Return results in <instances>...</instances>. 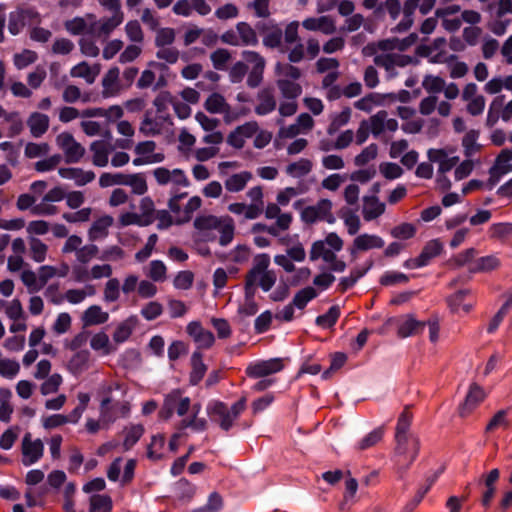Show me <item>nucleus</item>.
<instances>
[{
	"label": "nucleus",
	"instance_id": "45",
	"mask_svg": "<svg viewBox=\"0 0 512 512\" xmlns=\"http://www.w3.org/2000/svg\"><path fill=\"white\" fill-rule=\"evenodd\" d=\"M509 409H501L491 418L485 428L486 433H491L498 427L508 428L510 425L507 419Z\"/></svg>",
	"mask_w": 512,
	"mask_h": 512
},
{
	"label": "nucleus",
	"instance_id": "15",
	"mask_svg": "<svg viewBox=\"0 0 512 512\" xmlns=\"http://www.w3.org/2000/svg\"><path fill=\"white\" fill-rule=\"evenodd\" d=\"M425 326L426 322L418 321L413 316L409 315L404 322L398 325L397 334L400 338H407L422 333Z\"/></svg>",
	"mask_w": 512,
	"mask_h": 512
},
{
	"label": "nucleus",
	"instance_id": "55",
	"mask_svg": "<svg viewBox=\"0 0 512 512\" xmlns=\"http://www.w3.org/2000/svg\"><path fill=\"white\" fill-rule=\"evenodd\" d=\"M175 41V31L173 28H160L155 38V46L163 48L171 45Z\"/></svg>",
	"mask_w": 512,
	"mask_h": 512
},
{
	"label": "nucleus",
	"instance_id": "54",
	"mask_svg": "<svg viewBox=\"0 0 512 512\" xmlns=\"http://www.w3.org/2000/svg\"><path fill=\"white\" fill-rule=\"evenodd\" d=\"M50 151V146L48 143H34V142H29L26 144L25 146V156L27 158H37V157H41V156H45L48 154V152Z\"/></svg>",
	"mask_w": 512,
	"mask_h": 512
},
{
	"label": "nucleus",
	"instance_id": "39",
	"mask_svg": "<svg viewBox=\"0 0 512 512\" xmlns=\"http://www.w3.org/2000/svg\"><path fill=\"white\" fill-rule=\"evenodd\" d=\"M384 435L383 427H377L364 436L357 444L359 450H366L376 445Z\"/></svg>",
	"mask_w": 512,
	"mask_h": 512
},
{
	"label": "nucleus",
	"instance_id": "62",
	"mask_svg": "<svg viewBox=\"0 0 512 512\" xmlns=\"http://www.w3.org/2000/svg\"><path fill=\"white\" fill-rule=\"evenodd\" d=\"M125 31H126L128 38L132 42L140 43L144 39L141 25L137 20H131V21L127 22V24L125 26Z\"/></svg>",
	"mask_w": 512,
	"mask_h": 512
},
{
	"label": "nucleus",
	"instance_id": "25",
	"mask_svg": "<svg viewBox=\"0 0 512 512\" xmlns=\"http://www.w3.org/2000/svg\"><path fill=\"white\" fill-rule=\"evenodd\" d=\"M112 499L106 494H94L90 497L89 512H111Z\"/></svg>",
	"mask_w": 512,
	"mask_h": 512
},
{
	"label": "nucleus",
	"instance_id": "21",
	"mask_svg": "<svg viewBox=\"0 0 512 512\" xmlns=\"http://www.w3.org/2000/svg\"><path fill=\"white\" fill-rule=\"evenodd\" d=\"M442 250L443 245L441 241L439 239H433L424 245L418 258L424 266H427L433 258L441 254Z\"/></svg>",
	"mask_w": 512,
	"mask_h": 512
},
{
	"label": "nucleus",
	"instance_id": "33",
	"mask_svg": "<svg viewBox=\"0 0 512 512\" xmlns=\"http://www.w3.org/2000/svg\"><path fill=\"white\" fill-rule=\"evenodd\" d=\"M312 170V162L308 159L302 158L297 162L290 163L287 168L286 172L295 178H300Z\"/></svg>",
	"mask_w": 512,
	"mask_h": 512
},
{
	"label": "nucleus",
	"instance_id": "46",
	"mask_svg": "<svg viewBox=\"0 0 512 512\" xmlns=\"http://www.w3.org/2000/svg\"><path fill=\"white\" fill-rule=\"evenodd\" d=\"M512 172V164L510 165H498L494 164L489 169V179L487 182L488 188L492 189L505 174Z\"/></svg>",
	"mask_w": 512,
	"mask_h": 512
},
{
	"label": "nucleus",
	"instance_id": "40",
	"mask_svg": "<svg viewBox=\"0 0 512 512\" xmlns=\"http://www.w3.org/2000/svg\"><path fill=\"white\" fill-rule=\"evenodd\" d=\"M479 137V131L470 130L468 131L462 140V146L464 147V154L466 157H471L476 151L480 149L477 139Z\"/></svg>",
	"mask_w": 512,
	"mask_h": 512
},
{
	"label": "nucleus",
	"instance_id": "50",
	"mask_svg": "<svg viewBox=\"0 0 512 512\" xmlns=\"http://www.w3.org/2000/svg\"><path fill=\"white\" fill-rule=\"evenodd\" d=\"M231 54L227 49L219 48L211 53L210 59L213 67L216 70L223 71L226 69V64L230 60Z\"/></svg>",
	"mask_w": 512,
	"mask_h": 512
},
{
	"label": "nucleus",
	"instance_id": "56",
	"mask_svg": "<svg viewBox=\"0 0 512 512\" xmlns=\"http://www.w3.org/2000/svg\"><path fill=\"white\" fill-rule=\"evenodd\" d=\"M378 152V147L376 144L372 143L366 148H364L360 154H358L355 159L354 163L356 166H364L369 161L376 158Z\"/></svg>",
	"mask_w": 512,
	"mask_h": 512
},
{
	"label": "nucleus",
	"instance_id": "27",
	"mask_svg": "<svg viewBox=\"0 0 512 512\" xmlns=\"http://www.w3.org/2000/svg\"><path fill=\"white\" fill-rule=\"evenodd\" d=\"M93 152V164L98 167H104L108 163L109 150L103 141H94L90 145Z\"/></svg>",
	"mask_w": 512,
	"mask_h": 512
},
{
	"label": "nucleus",
	"instance_id": "61",
	"mask_svg": "<svg viewBox=\"0 0 512 512\" xmlns=\"http://www.w3.org/2000/svg\"><path fill=\"white\" fill-rule=\"evenodd\" d=\"M272 323V313L269 310L261 313L254 322V330L256 334H263L269 330Z\"/></svg>",
	"mask_w": 512,
	"mask_h": 512
},
{
	"label": "nucleus",
	"instance_id": "44",
	"mask_svg": "<svg viewBox=\"0 0 512 512\" xmlns=\"http://www.w3.org/2000/svg\"><path fill=\"white\" fill-rule=\"evenodd\" d=\"M390 234L395 239L408 240L415 236L416 227L411 223H401L400 225L393 227Z\"/></svg>",
	"mask_w": 512,
	"mask_h": 512
},
{
	"label": "nucleus",
	"instance_id": "29",
	"mask_svg": "<svg viewBox=\"0 0 512 512\" xmlns=\"http://www.w3.org/2000/svg\"><path fill=\"white\" fill-rule=\"evenodd\" d=\"M340 314L339 306L333 305L325 314L316 317L315 324L322 328H331L337 323Z\"/></svg>",
	"mask_w": 512,
	"mask_h": 512
},
{
	"label": "nucleus",
	"instance_id": "8",
	"mask_svg": "<svg viewBox=\"0 0 512 512\" xmlns=\"http://www.w3.org/2000/svg\"><path fill=\"white\" fill-rule=\"evenodd\" d=\"M302 26L309 31H321L324 34H332L335 32L334 21L329 16H321L319 18L310 17L302 22Z\"/></svg>",
	"mask_w": 512,
	"mask_h": 512
},
{
	"label": "nucleus",
	"instance_id": "28",
	"mask_svg": "<svg viewBox=\"0 0 512 512\" xmlns=\"http://www.w3.org/2000/svg\"><path fill=\"white\" fill-rule=\"evenodd\" d=\"M318 296L315 288L307 286L299 290L293 297L292 304L298 309H304L307 304Z\"/></svg>",
	"mask_w": 512,
	"mask_h": 512
},
{
	"label": "nucleus",
	"instance_id": "31",
	"mask_svg": "<svg viewBox=\"0 0 512 512\" xmlns=\"http://www.w3.org/2000/svg\"><path fill=\"white\" fill-rule=\"evenodd\" d=\"M237 32L241 38L242 44L256 46L258 38L256 30L251 27L247 22H239L236 25Z\"/></svg>",
	"mask_w": 512,
	"mask_h": 512
},
{
	"label": "nucleus",
	"instance_id": "3",
	"mask_svg": "<svg viewBox=\"0 0 512 512\" xmlns=\"http://www.w3.org/2000/svg\"><path fill=\"white\" fill-rule=\"evenodd\" d=\"M242 57L248 62L253 64L247 78V85L250 88L258 87L263 80V73L265 68V59L255 51L245 50L242 52Z\"/></svg>",
	"mask_w": 512,
	"mask_h": 512
},
{
	"label": "nucleus",
	"instance_id": "64",
	"mask_svg": "<svg viewBox=\"0 0 512 512\" xmlns=\"http://www.w3.org/2000/svg\"><path fill=\"white\" fill-rule=\"evenodd\" d=\"M283 37V32L281 28L274 27L269 33H267L263 38V44L264 46L268 48H278L281 45Z\"/></svg>",
	"mask_w": 512,
	"mask_h": 512
},
{
	"label": "nucleus",
	"instance_id": "23",
	"mask_svg": "<svg viewBox=\"0 0 512 512\" xmlns=\"http://www.w3.org/2000/svg\"><path fill=\"white\" fill-rule=\"evenodd\" d=\"M252 174L248 171H244L241 173L233 174L225 181V188L229 192H239L242 191L247 182L251 179Z\"/></svg>",
	"mask_w": 512,
	"mask_h": 512
},
{
	"label": "nucleus",
	"instance_id": "42",
	"mask_svg": "<svg viewBox=\"0 0 512 512\" xmlns=\"http://www.w3.org/2000/svg\"><path fill=\"white\" fill-rule=\"evenodd\" d=\"M351 118V109L345 107L339 114L335 115L327 128L329 135H334L340 127L346 125Z\"/></svg>",
	"mask_w": 512,
	"mask_h": 512
},
{
	"label": "nucleus",
	"instance_id": "51",
	"mask_svg": "<svg viewBox=\"0 0 512 512\" xmlns=\"http://www.w3.org/2000/svg\"><path fill=\"white\" fill-rule=\"evenodd\" d=\"M445 80L439 76L426 75L422 86L428 93H440L445 88Z\"/></svg>",
	"mask_w": 512,
	"mask_h": 512
},
{
	"label": "nucleus",
	"instance_id": "59",
	"mask_svg": "<svg viewBox=\"0 0 512 512\" xmlns=\"http://www.w3.org/2000/svg\"><path fill=\"white\" fill-rule=\"evenodd\" d=\"M19 370L18 362L9 359L0 360V375L2 377L12 379L18 374Z\"/></svg>",
	"mask_w": 512,
	"mask_h": 512
},
{
	"label": "nucleus",
	"instance_id": "48",
	"mask_svg": "<svg viewBox=\"0 0 512 512\" xmlns=\"http://www.w3.org/2000/svg\"><path fill=\"white\" fill-rule=\"evenodd\" d=\"M411 421H412V414L409 412L408 407H406L398 417L395 438L401 439V437L408 436L407 432L410 428Z\"/></svg>",
	"mask_w": 512,
	"mask_h": 512
},
{
	"label": "nucleus",
	"instance_id": "10",
	"mask_svg": "<svg viewBox=\"0 0 512 512\" xmlns=\"http://www.w3.org/2000/svg\"><path fill=\"white\" fill-rule=\"evenodd\" d=\"M260 103L255 107V113L260 116L267 115L276 109V100L271 88H264L257 95Z\"/></svg>",
	"mask_w": 512,
	"mask_h": 512
},
{
	"label": "nucleus",
	"instance_id": "53",
	"mask_svg": "<svg viewBox=\"0 0 512 512\" xmlns=\"http://www.w3.org/2000/svg\"><path fill=\"white\" fill-rule=\"evenodd\" d=\"M112 223L113 218L109 215H105L96 220L89 230L90 239L94 240L97 234H106L107 228L111 226Z\"/></svg>",
	"mask_w": 512,
	"mask_h": 512
},
{
	"label": "nucleus",
	"instance_id": "14",
	"mask_svg": "<svg viewBox=\"0 0 512 512\" xmlns=\"http://www.w3.org/2000/svg\"><path fill=\"white\" fill-rule=\"evenodd\" d=\"M363 201V216L366 221L374 220L384 213L385 204L380 202L377 196H365Z\"/></svg>",
	"mask_w": 512,
	"mask_h": 512
},
{
	"label": "nucleus",
	"instance_id": "37",
	"mask_svg": "<svg viewBox=\"0 0 512 512\" xmlns=\"http://www.w3.org/2000/svg\"><path fill=\"white\" fill-rule=\"evenodd\" d=\"M174 492L181 500H190L195 494V486L187 479L181 478L175 483Z\"/></svg>",
	"mask_w": 512,
	"mask_h": 512
},
{
	"label": "nucleus",
	"instance_id": "34",
	"mask_svg": "<svg viewBox=\"0 0 512 512\" xmlns=\"http://www.w3.org/2000/svg\"><path fill=\"white\" fill-rule=\"evenodd\" d=\"M270 265V256L266 253L258 254L254 257L253 266L246 275L258 279L261 273H265Z\"/></svg>",
	"mask_w": 512,
	"mask_h": 512
},
{
	"label": "nucleus",
	"instance_id": "19",
	"mask_svg": "<svg viewBox=\"0 0 512 512\" xmlns=\"http://www.w3.org/2000/svg\"><path fill=\"white\" fill-rule=\"evenodd\" d=\"M113 15L109 18L100 20L98 35H109L115 28H117L124 20V14L119 8L118 10H110Z\"/></svg>",
	"mask_w": 512,
	"mask_h": 512
},
{
	"label": "nucleus",
	"instance_id": "16",
	"mask_svg": "<svg viewBox=\"0 0 512 512\" xmlns=\"http://www.w3.org/2000/svg\"><path fill=\"white\" fill-rule=\"evenodd\" d=\"M108 319L109 314L107 312H104L102 308L98 305H92L89 308H87L82 316L83 324L86 327L104 324L108 321Z\"/></svg>",
	"mask_w": 512,
	"mask_h": 512
},
{
	"label": "nucleus",
	"instance_id": "41",
	"mask_svg": "<svg viewBox=\"0 0 512 512\" xmlns=\"http://www.w3.org/2000/svg\"><path fill=\"white\" fill-rule=\"evenodd\" d=\"M48 246L42 242L40 239L31 237L30 238V254L31 258L37 262L41 263L45 260L47 254Z\"/></svg>",
	"mask_w": 512,
	"mask_h": 512
},
{
	"label": "nucleus",
	"instance_id": "26",
	"mask_svg": "<svg viewBox=\"0 0 512 512\" xmlns=\"http://www.w3.org/2000/svg\"><path fill=\"white\" fill-rule=\"evenodd\" d=\"M221 225L222 219L214 215L198 216L194 220V227L202 232L218 230L220 229Z\"/></svg>",
	"mask_w": 512,
	"mask_h": 512
},
{
	"label": "nucleus",
	"instance_id": "58",
	"mask_svg": "<svg viewBox=\"0 0 512 512\" xmlns=\"http://www.w3.org/2000/svg\"><path fill=\"white\" fill-rule=\"evenodd\" d=\"M91 348L95 351L103 350L104 354H110L109 337L104 332L95 334L90 341Z\"/></svg>",
	"mask_w": 512,
	"mask_h": 512
},
{
	"label": "nucleus",
	"instance_id": "35",
	"mask_svg": "<svg viewBox=\"0 0 512 512\" xmlns=\"http://www.w3.org/2000/svg\"><path fill=\"white\" fill-rule=\"evenodd\" d=\"M504 95H500L494 98L492 103L490 104L487 118H486V126L492 128L499 120V113L504 104Z\"/></svg>",
	"mask_w": 512,
	"mask_h": 512
},
{
	"label": "nucleus",
	"instance_id": "22",
	"mask_svg": "<svg viewBox=\"0 0 512 512\" xmlns=\"http://www.w3.org/2000/svg\"><path fill=\"white\" fill-rule=\"evenodd\" d=\"M386 59L389 60V63L385 62V60L383 59V56H376L374 58V62L378 66H385L387 69L390 67L391 64H394L398 67H405L410 64L418 63L417 59L413 58L412 56L404 55V54L396 55L394 57V59L391 55H387Z\"/></svg>",
	"mask_w": 512,
	"mask_h": 512
},
{
	"label": "nucleus",
	"instance_id": "49",
	"mask_svg": "<svg viewBox=\"0 0 512 512\" xmlns=\"http://www.w3.org/2000/svg\"><path fill=\"white\" fill-rule=\"evenodd\" d=\"M346 361L347 355L345 353L335 352L334 354H332L330 367L322 373L321 378L323 380L329 379L332 373L336 372L337 370L344 366Z\"/></svg>",
	"mask_w": 512,
	"mask_h": 512
},
{
	"label": "nucleus",
	"instance_id": "11",
	"mask_svg": "<svg viewBox=\"0 0 512 512\" xmlns=\"http://www.w3.org/2000/svg\"><path fill=\"white\" fill-rule=\"evenodd\" d=\"M191 372L189 382L191 385H198L207 371V366L203 362V355L200 351H194L191 356Z\"/></svg>",
	"mask_w": 512,
	"mask_h": 512
},
{
	"label": "nucleus",
	"instance_id": "12",
	"mask_svg": "<svg viewBox=\"0 0 512 512\" xmlns=\"http://www.w3.org/2000/svg\"><path fill=\"white\" fill-rule=\"evenodd\" d=\"M500 259L495 255L483 256L471 263L470 273H487L497 269L500 266Z\"/></svg>",
	"mask_w": 512,
	"mask_h": 512
},
{
	"label": "nucleus",
	"instance_id": "47",
	"mask_svg": "<svg viewBox=\"0 0 512 512\" xmlns=\"http://www.w3.org/2000/svg\"><path fill=\"white\" fill-rule=\"evenodd\" d=\"M144 433V427L141 424L132 425L125 436L123 442V448L125 451L130 450L142 437Z\"/></svg>",
	"mask_w": 512,
	"mask_h": 512
},
{
	"label": "nucleus",
	"instance_id": "9",
	"mask_svg": "<svg viewBox=\"0 0 512 512\" xmlns=\"http://www.w3.org/2000/svg\"><path fill=\"white\" fill-rule=\"evenodd\" d=\"M59 175L65 179H74L77 186H84L95 179L93 171H83L81 168H60Z\"/></svg>",
	"mask_w": 512,
	"mask_h": 512
},
{
	"label": "nucleus",
	"instance_id": "43",
	"mask_svg": "<svg viewBox=\"0 0 512 512\" xmlns=\"http://www.w3.org/2000/svg\"><path fill=\"white\" fill-rule=\"evenodd\" d=\"M202 200L199 196H193L184 207L182 217L176 220V224L181 225L192 219L193 213L201 207Z\"/></svg>",
	"mask_w": 512,
	"mask_h": 512
},
{
	"label": "nucleus",
	"instance_id": "20",
	"mask_svg": "<svg viewBox=\"0 0 512 512\" xmlns=\"http://www.w3.org/2000/svg\"><path fill=\"white\" fill-rule=\"evenodd\" d=\"M204 108L212 114L228 113L230 111V105L220 93L209 95L204 103Z\"/></svg>",
	"mask_w": 512,
	"mask_h": 512
},
{
	"label": "nucleus",
	"instance_id": "4",
	"mask_svg": "<svg viewBox=\"0 0 512 512\" xmlns=\"http://www.w3.org/2000/svg\"><path fill=\"white\" fill-rule=\"evenodd\" d=\"M44 452V445L41 439L31 440V434L26 433L22 440V464L26 467L38 462Z\"/></svg>",
	"mask_w": 512,
	"mask_h": 512
},
{
	"label": "nucleus",
	"instance_id": "2",
	"mask_svg": "<svg viewBox=\"0 0 512 512\" xmlns=\"http://www.w3.org/2000/svg\"><path fill=\"white\" fill-rule=\"evenodd\" d=\"M396 440V448L395 453L399 457H406L409 455V460L405 465L399 466V469L402 472H405L409 469L410 465L414 462L416 457L418 456L420 444L419 440L413 436L395 438Z\"/></svg>",
	"mask_w": 512,
	"mask_h": 512
},
{
	"label": "nucleus",
	"instance_id": "57",
	"mask_svg": "<svg viewBox=\"0 0 512 512\" xmlns=\"http://www.w3.org/2000/svg\"><path fill=\"white\" fill-rule=\"evenodd\" d=\"M37 59L36 52L32 50L25 49L21 53H17L14 55V65L18 69H23L28 65L34 63Z\"/></svg>",
	"mask_w": 512,
	"mask_h": 512
},
{
	"label": "nucleus",
	"instance_id": "24",
	"mask_svg": "<svg viewBox=\"0 0 512 512\" xmlns=\"http://www.w3.org/2000/svg\"><path fill=\"white\" fill-rule=\"evenodd\" d=\"M137 322L135 316H131L119 324L113 333V340L116 343L125 342L132 334L133 328Z\"/></svg>",
	"mask_w": 512,
	"mask_h": 512
},
{
	"label": "nucleus",
	"instance_id": "7",
	"mask_svg": "<svg viewBox=\"0 0 512 512\" xmlns=\"http://www.w3.org/2000/svg\"><path fill=\"white\" fill-rule=\"evenodd\" d=\"M484 398L485 393L482 387L476 383H472L463 403L459 406L460 416H468L484 400Z\"/></svg>",
	"mask_w": 512,
	"mask_h": 512
},
{
	"label": "nucleus",
	"instance_id": "1",
	"mask_svg": "<svg viewBox=\"0 0 512 512\" xmlns=\"http://www.w3.org/2000/svg\"><path fill=\"white\" fill-rule=\"evenodd\" d=\"M57 145L64 151L68 164L78 163L85 154L84 147L69 132H63L56 138Z\"/></svg>",
	"mask_w": 512,
	"mask_h": 512
},
{
	"label": "nucleus",
	"instance_id": "13",
	"mask_svg": "<svg viewBox=\"0 0 512 512\" xmlns=\"http://www.w3.org/2000/svg\"><path fill=\"white\" fill-rule=\"evenodd\" d=\"M27 125L30 128L31 134L35 138L41 137L49 128V117L46 114L33 112L28 120Z\"/></svg>",
	"mask_w": 512,
	"mask_h": 512
},
{
	"label": "nucleus",
	"instance_id": "38",
	"mask_svg": "<svg viewBox=\"0 0 512 512\" xmlns=\"http://www.w3.org/2000/svg\"><path fill=\"white\" fill-rule=\"evenodd\" d=\"M409 281V276L398 271H386L380 277V284L382 286H395L397 284H406Z\"/></svg>",
	"mask_w": 512,
	"mask_h": 512
},
{
	"label": "nucleus",
	"instance_id": "32",
	"mask_svg": "<svg viewBox=\"0 0 512 512\" xmlns=\"http://www.w3.org/2000/svg\"><path fill=\"white\" fill-rule=\"evenodd\" d=\"M277 86L282 96L287 99H296L302 93V87L299 84L287 79H279Z\"/></svg>",
	"mask_w": 512,
	"mask_h": 512
},
{
	"label": "nucleus",
	"instance_id": "5",
	"mask_svg": "<svg viewBox=\"0 0 512 512\" xmlns=\"http://www.w3.org/2000/svg\"><path fill=\"white\" fill-rule=\"evenodd\" d=\"M206 410L211 420L218 423L221 429L225 431L231 429L234 421L229 408L224 402L211 401L208 403Z\"/></svg>",
	"mask_w": 512,
	"mask_h": 512
},
{
	"label": "nucleus",
	"instance_id": "18",
	"mask_svg": "<svg viewBox=\"0 0 512 512\" xmlns=\"http://www.w3.org/2000/svg\"><path fill=\"white\" fill-rule=\"evenodd\" d=\"M373 266V261H369L367 266L363 269H353L349 276L342 277L338 284V290L342 293L352 288L359 279H361Z\"/></svg>",
	"mask_w": 512,
	"mask_h": 512
},
{
	"label": "nucleus",
	"instance_id": "30",
	"mask_svg": "<svg viewBox=\"0 0 512 512\" xmlns=\"http://www.w3.org/2000/svg\"><path fill=\"white\" fill-rule=\"evenodd\" d=\"M26 25V15L24 10H16L9 13L8 31L16 36Z\"/></svg>",
	"mask_w": 512,
	"mask_h": 512
},
{
	"label": "nucleus",
	"instance_id": "63",
	"mask_svg": "<svg viewBox=\"0 0 512 512\" xmlns=\"http://www.w3.org/2000/svg\"><path fill=\"white\" fill-rule=\"evenodd\" d=\"M120 283L117 278L109 279L105 285L104 299L107 302H114L120 296Z\"/></svg>",
	"mask_w": 512,
	"mask_h": 512
},
{
	"label": "nucleus",
	"instance_id": "36",
	"mask_svg": "<svg viewBox=\"0 0 512 512\" xmlns=\"http://www.w3.org/2000/svg\"><path fill=\"white\" fill-rule=\"evenodd\" d=\"M126 185L132 188V192L137 195H144L147 190V183L142 173L128 174Z\"/></svg>",
	"mask_w": 512,
	"mask_h": 512
},
{
	"label": "nucleus",
	"instance_id": "17",
	"mask_svg": "<svg viewBox=\"0 0 512 512\" xmlns=\"http://www.w3.org/2000/svg\"><path fill=\"white\" fill-rule=\"evenodd\" d=\"M385 245L384 240L378 235L361 234L354 239V247L358 251H367L374 248H383Z\"/></svg>",
	"mask_w": 512,
	"mask_h": 512
},
{
	"label": "nucleus",
	"instance_id": "60",
	"mask_svg": "<svg viewBox=\"0 0 512 512\" xmlns=\"http://www.w3.org/2000/svg\"><path fill=\"white\" fill-rule=\"evenodd\" d=\"M162 313L163 306L157 301H151L141 309V315L148 321L155 320Z\"/></svg>",
	"mask_w": 512,
	"mask_h": 512
},
{
	"label": "nucleus",
	"instance_id": "52",
	"mask_svg": "<svg viewBox=\"0 0 512 512\" xmlns=\"http://www.w3.org/2000/svg\"><path fill=\"white\" fill-rule=\"evenodd\" d=\"M128 174L123 173H103L99 178V185L103 188L113 185H126V179Z\"/></svg>",
	"mask_w": 512,
	"mask_h": 512
},
{
	"label": "nucleus",
	"instance_id": "6",
	"mask_svg": "<svg viewBox=\"0 0 512 512\" xmlns=\"http://www.w3.org/2000/svg\"><path fill=\"white\" fill-rule=\"evenodd\" d=\"M283 367L284 365L281 358H272L250 364L246 368V374L251 378H263L281 371Z\"/></svg>",
	"mask_w": 512,
	"mask_h": 512
}]
</instances>
